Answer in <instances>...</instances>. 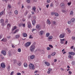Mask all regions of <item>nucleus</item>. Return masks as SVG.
Wrapping results in <instances>:
<instances>
[{
    "label": "nucleus",
    "instance_id": "f257e3e1",
    "mask_svg": "<svg viewBox=\"0 0 75 75\" xmlns=\"http://www.w3.org/2000/svg\"><path fill=\"white\" fill-rule=\"evenodd\" d=\"M35 46L34 45H33L30 46V50L31 52H33L35 50Z\"/></svg>",
    "mask_w": 75,
    "mask_h": 75
},
{
    "label": "nucleus",
    "instance_id": "f03ea898",
    "mask_svg": "<svg viewBox=\"0 0 75 75\" xmlns=\"http://www.w3.org/2000/svg\"><path fill=\"white\" fill-rule=\"evenodd\" d=\"M60 6L62 7L63 9H66V7L65 6V4L64 3H62L60 4Z\"/></svg>",
    "mask_w": 75,
    "mask_h": 75
},
{
    "label": "nucleus",
    "instance_id": "7ed1b4c3",
    "mask_svg": "<svg viewBox=\"0 0 75 75\" xmlns=\"http://www.w3.org/2000/svg\"><path fill=\"white\" fill-rule=\"evenodd\" d=\"M36 27L38 30H40L41 28V27L40 25H37Z\"/></svg>",
    "mask_w": 75,
    "mask_h": 75
},
{
    "label": "nucleus",
    "instance_id": "20e7f679",
    "mask_svg": "<svg viewBox=\"0 0 75 75\" xmlns=\"http://www.w3.org/2000/svg\"><path fill=\"white\" fill-rule=\"evenodd\" d=\"M0 22H1L2 26H4V25H5V24H4V20L3 19L1 20Z\"/></svg>",
    "mask_w": 75,
    "mask_h": 75
},
{
    "label": "nucleus",
    "instance_id": "39448f33",
    "mask_svg": "<svg viewBox=\"0 0 75 75\" xmlns=\"http://www.w3.org/2000/svg\"><path fill=\"white\" fill-rule=\"evenodd\" d=\"M30 44H31V43H30V42H27L25 44V47H28L30 45Z\"/></svg>",
    "mask_w": 75,
    "mask_h": 75
},
{
    "label": "nucleus",
    "instance_id": "423d86ee",
    "mask_svg": "<svg viewBox=\"0 0 75 75\" xmlns=\"http://www.w3.org/2000/svg\"><path fill=\"white\" fill-rule=\"evenodd\" d=\"M28 27L29 28H30L31 27V23L30 22H28Z\"/></svg>",
    "mask_w": 75,
    "mask_h": 75
},
{
    "label": "nucleus",
    "instance_id": "0eeeda50",
    "mask_svg": "<svg viewBox=\"0 0 75 75\" xmlns=\"http://www.w3.org/2000/svg\"><path fill=\"white\" fill-rule=\"evenodd\" d=\"M44 31L43 30L41 31L39 33V34L40 35H42L44 33Z\"/></svg>",
    "mask_w": 75,
    "mask_h": 75
},
{
    "label": "nucleus",
    "instance_id": "6e6552de",
    "mask_svg": "<svg viewBox=\"0 0 75 75\" xmlns=\"http://www.w3.org/2000/svg\"><path fill=\"white\" fill-rule=\"evenodd\" d=\"M60 38H63L64 37V34H61L59 36Z\"/></svg>",
    "mask_w": 75,
    "mask_h": 75
},
{
    "label": "nucleus",
    "instance_id": "1a4fd4ad",
    "mask_svg": "<svg viewBox=\"0 0 75 75\" xmlns=\"http://www.w3.org/2000/svg\"><path fill=\"white\" fill-rule=\"evenodd\" d=\"M66 31H67L69 33H71V30H70V29H69V28H67L66 29Z\"/></svg>",
    "mask_w": 75,
    "mask_h": 75
},
{
    "label": "nucleus",
    "instance_id": "9d476101",
    "mask_svg": "<svg viewBox=\"0 0 75 75\" xmlns=\"http://www.w3.org/2000/svg\"><path fill=\"white\" fill-rule=\"evenodd\" d=\"M63 9L62 10V12L63 13H67V11L66 10V8L65 9Z\"/></svg>",
    "mask_w": 75,
    "mask_h": 75
},
{
    "label": "nucleus",
    "instance_id": "9b49d317",
    "mask_svg": "<svg viewBox=\"0 0 75 75\" xmlns=\"http://www.w3.org/2000/svg\"><path fill=\"white\" fill-rule=\"evenodd\" d=\"M1 52L2 54H3L4 55H5L6 54V51H2Z\"/></svg>",
    "mask_w": 75,
    "mask_h": 75
},
{
    "label": "nucleus",
    "instance_id": "f8f14e48",
    "mask_svg": "<svg viewBox=\"0 0 75 75\" xmlns=\"http://www.w3.org/2000/svg\"><path fill=\"white\" fill-rule=\"evenodd\" d=\"M30 69H35V67L34 66H29Z\"/></svg>",
    "mask_w": 75,
    "mask_h": 75
},
{
    "label": "nucleus",
    "instance_id": "ddd939ff",
    "mask_svg": "<svg viewBox=\"0 0 75 75\" xmlns=\"http://www.w3.org/2000/svg\"><path fill=\"white\" fill-rule=\"evenodd\" d=\"M1 41H3V42H6L7 41V39L6 38H4L3 39H2Z\"/></svg>",
    "mask_w": 75,
    "mask_h": 75
},
{
    "label": "nucleus",
    "instance_id": "4468645a",
    "mask_svg": "<svg viewBox=\"0 0 75 75\" xmlns=\"http://www.w3.org/2000/svg\"><path fill=\"white\" fill-rule=\"evenodd\" d=\"M45 64L47 65V66H50V63L47 62H45Z\"/></svg>",
    "mask_w": 75,
    "mask_h": 75
},
{
    "label": "nucleus",
    "instance_id": "2eb2a0df",
    "mask_svg": "<svg viewBox=\"0 0 75 75\" xmlns=\"http://www.w3.org/2000/svg\"><path fill=\"white\" fill-rule=\"evenodd\" d=\"M7 23H8V20L6 19L5 21V23H4L5 25H6Z\"/></svg>",
    "mask_w": 75,
    "mask_h": 75
},
{
    "label": "nucleus",
    "instance_id": "dca6fc26",
    "mask_svg": "<svg viewBox=\"0 0 75 75\" xmlns=\"http://www.w3.org/2000/svg\"><path fill=\"white\" fill-rule=\"evenodd\" d=\"M32 24L33 25H34L35 24V20H33L32 21Z\"/></svg>",
    "mask_w": 75,
    "mask_h": 75
},
{
    "label": "nucleus",
    "instance_id": "f3484780",
    "mask_svg": "<svg viewBox=\"0 0 75 75\" xmlns=\"http://www.w3.org/2000/svg\"><path fill=\"white\" fill-rule=\"evenodd\" d=\"M69 54H71V55H75V53L72 52H69Z\"/></svg>",
    "mask_w": 75,
    "mask_h": 75
},
{
    "label": "nucleus",
    "instance_id": "a211bd4d",
    "mask_svg": "<svg viewBox=\"0 0 75 75\" xmlns=\"http://www.w3.org/2000/svg\"><path fill=\"white\" fill-rule=\"evenodd\" d=\"M47 23L48 24H51V22L48 19L47 20Z\"/></svg>",
    "mask_w": 75,
    "mask_h": 75
},
{
    "label": "nucleus",
    "instance_id": "6ab92c4d",
    "mask_svg": "<svg viewBox=\"0 0 75 75\" xmlns=\"http://www.w3.org/2000/svg\"><path fill=\"white\" fill-rule=\"evenodd\" d=\"M35 57V56H34V55H31L30 57V59H34V58Z\"/></svg>",
    "mask_w": 75,
    "mask_h": 75
},
{
    "label": "nucleus",
    "instance_id": "aec40b11",
    "mask_svg": "<svg viewBox=\"0 0 75 75\" xmlns=\"http://www.w3.org/2000/svg\"><path fill=\"white\" fill-rule=\"evenodd\" d=\"M35 10H36V8L34 6L33 8V11H34V12H36Z\"/></svg>",
    "mask_w": 75,
    "mask_h": 75
},
{
    "label": "nucleus",
    "instance_id": "412c9836",
    "mask_svg": "<svg viewBox=\"0 0 75 75\" xmlns=\"http://www.w3.org/2000/svg\"><path fill=\"white\" fill-rule=\"evenodd\" d=\"M17 64L19 66H21V62H18V63H17Z\"/></svg>",
    "mask_w": 75,
    "mask_h": 75
},
{
    "label": "nucleus",
    "instance_id": "4be33fe9",
    "mask_svg": "<svg viewBox=\"0 0 75 75\" xmlns=\"http://www.w3.org/2000/svg\"><path fill=\"white\" fill-rule=\"evenodd\" d=\"M50 33H47L46 35V37H49V36H50Z\"/></svg>",
    "mask_w": 75,
    "mask_h": 75
},
{
    "label": "nucleus",
    "instance_id": "5701e85b",
    "mask_svg": "<svg viewBox=\"0 0 75 75\" xmlns=\"http://www.w3.org/2000/svg\"><path fill=\"white\" fill-rule=\"evenodd\" d=\"M7 69L8 71H10V66H8L7 67Z\"/></svg>",
    "mask_w": 75,
    "mask_h": 75
},
{
    "label": "nucleus",
    "instance_id": "b1692460",
    "mask_svg": "<svg viewBox=\"0 0 75 75\" xmlns=\"http://www.w3.org/2000/svg\"><path fill=\"white\" fill-rule=\"evenodd\" d=\"M75 18H72L71 20V21L72 22H75Z\"/></svg>",
    "mask_w": 75,
    "mask_h": 75
},
{
    "label": "nucleus",
    "instance_id": "393cba45",
    "mask_svg": "<svg viewBox=\"0 0 75 75\" xmlns=\"http://www.w3.org/2000/svg\"><path fill=\"white\" fill-rule=\"evenodd\" d=\"M11 27V25L10 23H8L7 25V27L8 28H9Z\"/></svg>",
    "mask_w": 75,
    "mask_h": 75
},
{
    "label": "nucleus",
    "instance_id": "a878e982",
    "mask_svg": "<svg viewBox=\"0 0 75 75\" xmlns=\"http://www.w3.org/2000/svg\"><path fill=\"white\" fill-rule=\"evenodd\" d=\"M23 36L24 37H26L27 36V35L26 33H24L23 34Z\"/></svg>",
    "mask_w": 75,
    "mask_h": 75
},
{
    "label": "nucleus",
    "instance_id": "bb28decb",
    "mask_svg": "<svg viewBox=\"0 0 75 75\" xmlns=\"http://www.w3.org/2000/svg\"><path fill=\"white\" fill-rule=\"evenodd\" d=\"M20 37V35H16L15 36L16 38H18Z\"/></svg>",
    "mask_w": 75,
    "mask_h": 75
},
{
    "label": "nucleus",
    "instance_id": "cd10ccee",
    "mask_svg": "<svg viewBox=\"0 0 75 75\" xmlns=\"http://www.w3.org/2000/svg\"><path fill=\"white\" fill-rule=\"evenodd\" d=\"M11 46L12 48H16V45H14L12 44L11 45Z\"/></svg>",
    "mask_w": 75,
    "mask_h": 75
},
{
    "label": "nucleus",
    "instance_id": "c85d7f7f",
    "mask_svg": "<svg viewBox=\"0 0 75 75\" xmlns=\"http://www.w3.org/2000/svg\"><path fill=\"white\" fill-rule=\"evenodd\" d=\"M1 66H6L5 65V63L4 62H3L1 64Z\"/></svg>",
    "mask_w": 75,
    "mask_h": 75
},
{
    "label": "nucleus",
    "instance_id": "c756f323",
    "mask_svg": "<svg viewBox=\"0 0 75 75\" xmlns=\"http://www.w3.org/2000/svg\"><path fill=\"white\" fill-rule=\"evenodd\" d=\"M3 13H4V11H3L0 13V17H1V16H2V15L3 14Z\"/></svg>",
    "mask_w": 75,
    "mask_h": 75
},
{
    "label": "nucleus",
    "instance_id": "7c9ffc66",
    "mask_svg": "<svg viewBox=\"0 0 75 75\" xmlns=\"http://www.w3.org/2000/svg\"><path fill=\"white\" fill-rule=\"evenodd\" d=\"M56 54V53L55 52H54L51 55L52 56H54V55H55Z\"/></svg>",
    "mask_w": 75,
    "mask_h": 75
},
{
    "label": "nucleus",
    "instance_id": "2f4dec72",
    "mask_svg": "<svg viewBox=\"0 0 75 75\" xmlns=\"http://www.w3.org/2000/svg\"><path fill=\"white\" fill-rule=\"evenodd\" d=\"M16 28H17V27L14 26L13 28L12 29V31H14V30H16Z\"/></svg>",
    "mask_w": 75,
    "mask_h": 75
},
{
    "label": "nucleus",
    "instance_id": "473e14b6",
    "mask_svg": "<svg viewBox=\"0 0 75 75\" xmlns=\"http://www.w3.org/2000/svg\"><path fill=\"white\" fill-rule=\"evenodd\" d=\"M73 13H74V12H73V11H71L70 12V15H73Z\"/></svg>",
    "mask_w": 75,
    "mask_h": 75
},
{
    "label": "nucleus",
    "instance_id": "72a5a7b5",
    "mask_svg": "<svg viewBox=\"0 0 75 75\" xmlns=\"http://www.w3.org/2000/svg\"><path fill=\"white\" fill-rule=\"evenodd\" d=\"M52 36H50L48 38V39L49 40H51V39H52Z\"/></svg>",
    "mask_w": 75,
    "mask_h": 75
},
{
    "label": "nucleus",
    "instance_id": "f704fd0d",
    "mask_svg": "<svg viewBox=\"0 0 75 75\" xmlns=\"http://www.w3.org/2000/svg\"><path fill=\"white\" fill-rule=\"evenodd\" d=\"M55 16L56 17H58L59 15L58 14V13H54Z\"/></svg>",
    "mask_w": 75,
    "mask_h": 75
},
{
    "label": "nucleus",
    "instance_id": "c9c22d12",
    "mask_svg": "<svg viewBox=\"0 0 75 75\" xmlns=\"http://www.w3.org/2000/svg\"><path fill=\"white\" fill-rule=\"evenodd\" d=\"M6 67V66H1L0 67V69H1L2 68H4Z\"/></svg>",
    "mask_w": 75,
    "mask_h": 75
},
{
    "label": "nucleus",
    "instance_id": "e433bc0d",
    "mask_svg": "<svg viewBox=\"0 0 75 75\" xmlns=\"http://www.w3.org/2000/svg\"><path fill=\"white\" fill-rule=\"evenodd\" d=\"M72 40H75V37L74 36H73L71 38Z\"/></svg>",
    "mask_w": 75,
    "mask_h": 75
},
{
    "label": "nucleus",
    "instance_id": "4c0bfd02",
    "mask_svg": "<svg viewBox=\"0 0 75 75\" xmlns=\"http://www.w3.org/2000/svg\"><path fill=\"white\" fill-rule=\"evenodd\" d=\"M18 52H21V49L19 48L18 50Z\"/></svg>",
    "mask_w": 75,
    "mask_h": 75
},
{
    "label": "nucleus",
    "instance_id": "58836bf2",
    "mask_svg": "<svg viewBox=\"0 0 75 75\" xmlns=\"http://www.w3.org/2000/svg\"><path fill=\"white\" fill-rule=\"evenodd\" d=\"M18 31V29H17L16 30L14 33V34H16V33H17Z\"/></svg>",
    "mask_w": 75,
    "mask_h": 75
},
{
    "label": "nucleus",
    "instance_id": "ea45409f",
    "mask_svg": "<svg viewBox=\"0 0 75 75\" xmlns=\"http://www.w3.org/2000/svg\"><path fill=\"white\" fill-rule=\"evenodd\" d=\"M14 13L15 14H18V11H15Z\"/></svg>",
    "mask_w": 75,
    "mask_h": 75
},
{
    "label": "nucleus",
    "instance_id": "a19ab883",
    "mask_svg": "<svg viewBox=\"0 0 75 75\" xmlns=\"http://www.w3.org/2000/svg\"><path fill=\"white\" fill-rule=\"evenodd\" d=\"M71 64L73 65H75V62L72 61Z\"/></svg>",
    "mask_w": 75,
    "mask_h": 75
},
{
    "label": "nucleus",
    "instance_id": "79ce46f5",
    "mask_svg": "<svg viewBox=\"0 0 75 75\" xmlns=\"http://www.w3.org/2000/svg\"><path fill=\"white\" fill-rule=\"evenodd\" d=\"M11 5H8V8H11Z\"/></svg>",
    "mask_w": 75,
    "mask_h": 75
},
{
    "label": "nucleus",
    "instance_id": "37998d69",
    "mask_svg": "<svg viewBox=\"0 0 75 75\" xmlns=\"http://www.w3.org/2000/svg\"><path fill=\"white\" fill-rule=\"evenodd\" d=\"M54 14H55V13L54 12H52L51 13V15L52 16H53V15H54Z\"/></svg>",
    "mask_w": 75,
    "mask_h": 75
},
{
    "label": "nucleus",
    "instance_id": "c03bdc74",
    "mask_svg": "<svg viewBox=\"0 0 75 75\" xmlns=\"http://www.w3.org/2000/svg\"><path fill=\"white\" fill-rule=\"evenodd\" d=\"M71 4V2H68L67 3V5H68V6H70Z\"/></svg>",
    "mask_w": 75,
    "mask_h": 75
},
{
    "label": "nucleus",
    "instance_id": "a18cd8bd",
    "mask_svg": "<svg viewBox=\"0 0 75 75\" xmlns=\"http://www.w3.org/2000/svg\"><path fill=\"white\" fill-rule=\"evenodd\" d=\"M29 66H34V65L32 63H30Z\"/></svg>",
    "mask_w": 75,
    "mask_h": 75
},
{
    "label": "nucleus",
    "instance_id": "49530a36",
    "mask_svg": "<svg viewBox=\"0 0 75 75\" xmlns=\"http://www.w3.org/2000/svg\"><path fill=\"white\" fill-rule=\"evenodd\" d=\"M47 50H50L51 49V48H50L49 47H47Z\"/></svg>",
    "mask_w": 75,
    "mask_h": 75
},
{
    "label": "nucleus",
    "instance_id": "de8ad7c7",
    "mask_svg": "<svg viewBox=\"0 0 75 75\" xmlns=\"http://www.w3.org/2000/svg\"><path fill=\"white\" fill-rule=\"evenodd\" d=\"M68 57L69 58H72V56H71V55H69L68 56Z\"/></svg>",
    "mask_w": 75,
    "mask_h": 75
},
{
    "label": "nucleus",
    "instance_id": "09e8293b",
    "mask_svg": "<svg viewBox=\"0 0 75 75\" xmlns=\"http://www.w3.org/2000/svg\"><path fill=\"white\" fill-rule=\"evenodd\" d=\"M65 41V39H60V41Z\"/></svg>",
    "mask_w": 75,
    "mask_h": 75
},
{
    "label": "nucleus",
    "instance_id": "8fccbe9b",
    "mask_svg": "<svg viewBox=\"0 0 75 75\" xmlns=\"http://www.w3.org/2000/svg\"><path fill=\"white\" fill-rule=\"evenodd\" d=\"M24 66H28L27 64V63L26 62L24 64Z\"/></svg>",
    "mask_w": 75,
    "mask_h": 75
},
{
    "label": "nucleus",
    "instance_id": "3c124183",
    "mask_svg": "<svg viewBox=\"0 0 75 75\" xmlns=\"http://www.w3.org/2000/svg\"><path fill=\"white\" fill-rule=\"evenodd\" d=\"M50 47V48H53V46L52 45H49Z\"/></svg>",
    "mask_w": 75,
    "mask_h": 75
},
{
    "label": "nucleus",
    "instance_id": "603ef678",
    "mask_svg": "<svg viewBox=\"0 0 75 75\" xmlns=\"http://www.w3.org/2000/svg\"><path fill=\"white\" fill-rule=\"evenodd\" d=\"M11 14H12V12L11 11H9V15H11Z\"/></svg>",
    "mask_w": 75,
    "mask_h": 75
},
{
    "label": "nucleus",
    "instance_id": "864d4df0",
    "mask_svg": "<svg viewBox=\"0 0 75 75\" xmlns=\"http://www.w3.org/2000/svg\"><path fill=\"white\" fill-rule=\"evenodd\" d=\"M48 58H51V55H49L48 56Z\"/></svg>",
    "mask_w": 75,
    "mask_h": 75
},
{
    "label": "nucleus",
    "instance_id": "5fc2aeb1",
    "mask_svg": "<svg viewBox=\"0 0 75 75\" xmlns=\"http://www.w3.org/2000/svg\"><path fill=\"white\" fill-rule=\"evenodd\" d=\"M30 2V0H27V2L29 3Z\"/></svg>",
    "mask_w": 75,
    "mask_h": 75
},
{
    "label": "nucleus",
    "instance_id": "6e6d98bb",
    "mask_svg": "<svg viewBox=\"0 0 75 75\" xmlns=\"http://www.w3.org/2000/svg\"><path fill=\"white\" fill-rule=\"evenodd\" d=\"M27 8L28 9H30V8H31V6H28Z\"/></svg>",
    "mask_w": 75,
    "mask_h": 75
},
{
    "label": "nucleus",
    "instance_id": "4d7b16f0",
    "mask_svg": "<svg viewBox=\"0 0 75 75\" xmlns=\"http://www.w3.org/2000/svg\"><path fill=\"white\" fill-rule=\"evenodd\" d=\"M50 7H53V4H52V3H51L50 4Z\"/></svg>",
    "mask_w": 75,
    "mask_h": 75
},
{
    "label": "nucleus",
    "instance_id": "13d9d810",
    "mask_svg": "<svg viewBox=\"0 0 75 75\" xmlns=\"http://www.w3.org/2000/svg\"><path fill=\"white\" fill-rule=\"evenodd\" d=\"M48 71H52V69L50 68L49 69H48Z\"/></svg>",
    "mask_w": 75,
    "mask_h": 75
},
{
    "label": "nucleus",
    "instance_id": "bf43d9fd",
    "mask_svg": "<svg viewBox=\"0 0 75 75\" xmlns=\"http://www.w3.org/2000/svg\"><path fill=\"white\" fill-rule=\"evenodd\" d=\"M17 75H21V73H18L17 74Z\"/></svg>",
    "mask_w": 75,
    "mask_h": 75
},
{
    "label": "nucleus",
    "instance_id": "052dcab7",
    "mask_svg": "<svg viewBox=\"0 0 75 75\" xmlns=\"http://www.w3.org/2000/svg\"><path fill=\"white\" fill-rule=\"evenodd\" d=\"M47 3H50V0H47Z\"/></svg>",
    "mask_w": 75,
    "mask_h": 75
},
{
    "label": "nucleus",
    "instance_id": "680f3d73",
    "mask_svg": "<svg viewBox=\"0 0 75 75\" xmlns=\"http://www.w3.org/2000/svg\"><path fill=\"white\" fill-rule=\"evenodd\" d=\"M7 38H8V39H10L11 38V37L10 36H7Z\"/></svg>",
    "mask_w": 75,
    "mask_h": 75
},
{
    "label": "nucleus",
    "instance_id": "e2e57ef3",
    "mask_svg": "<svg viewBox=\"0 0 75 75\" xmlns=\"http://www.w3.org/2000/svg\"><path fill=\"white\" fill-rule=\"evenodd\" d=\"M60 43L61 44H64V42H62V41H60Z\"/></svg>",
    "mask_w": 75,
    "mask_h": 75
},
{
    "label": "nucleus",
    "instance_id": "0e129e2a",
    "mask_svg": "<svg viewBox=\"0 0 75 75\" xmlns=\"http://www.w3.org/2000/svg\"><path fill=\"white\" fill-rule=\"evenodd\" d=\"M46 7L47 8H48V7H49V4H47V5H46Z\"/></svg>",
    "mask_w": 75,
    "mask_h": 75
},
{
    "label": "nucleus",
    "instance_id": "69168bd1",
    "mask_svg": "<svg viewBox=\"0 0 75 75\" xmlns=\"http://www.w3.org/2000/svg\"><path fill=\"white\" fill-rule=\"evenodd\" d=\"M14 64L16 63V60H14Z\"/></svg>",
    "mask_w": 75,
    "mask_h": 75
},
{
    "label": "nucleus",
    "instance_id": "338daca9",
    "mask_svg": "<svg viewBox=\"0 0 75 75\" xmlns=\"http://www.w3.org/2000/svg\"><path fill=\"white\" fill-rule=\"evenodd\" d=\"M28 12H26L25 13V16H26V15H27V13H28Z\"/></svg>",
    "mask_w": 75,
    "mask_h": 75
},
{
    "label": "nucleus",
    "instance_id": "774afa93",
    "mask_svg": "<svg viewBox=\"0 0 75 75\" xmlns=\"http://www.w3.org/2000/svg\"><path fill=\"white\" fill-rule=\"evenodd\" d=\"M68 24H70L71 23V21H68Z\"/></svg>",
    "mask_w": 75,
    "mask_h": 75
}]
</instances>
